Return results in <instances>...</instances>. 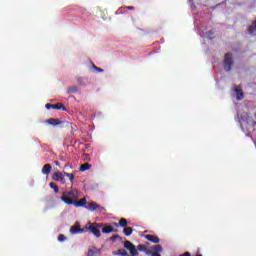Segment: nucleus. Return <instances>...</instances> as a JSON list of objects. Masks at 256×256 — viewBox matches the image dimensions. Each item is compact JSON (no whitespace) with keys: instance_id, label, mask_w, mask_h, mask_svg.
Wrapping results in <instances>:
<instances>
[{"instance_id":"nucleus-1","label":"nucleus","mask_w":256,"mask_h":256,"mask_svg":"<svg viewBox=\"0 0 256 256\" xmlns=\"http://www.w3.org/2000/svg\"><path fill=\"white\" fill-rule=\"evenodd\" d=\"M238 121L243 133H246V137H251V133L256 131V122L249 116V113L243 112L238 115Z\"/></svg>"},{"instance_id":"nucleus-2","label":"nucleus","mask_w":256,"mask_h":256,"mask_svg":"<svg viewBox=\"0 0 256 256\" xmlns=\"http://www.w3.org/2000/svg\"><path fill=\"white\" fill-rule=\"evenodd\" d=\"M78 197H79V192L77 190H69V191L63 192L60 199L66 205H73Z\"/></svg>"},{"instance_id":"nucleus-3","label":"nucleus","mask_w":256,"mask_h":256,"mask_svg":"<svg viewBox=\"0 0 256 256\" xmlns=\"http://www.w3.org/2000/svg\"><path fill=\"white\" fill-rule=\"evenodd\" d=\"M104 224L103 223H91L90 222V233L94 235V237H101V229H103Z\"/></svg>"},{"instance_id":"nucleus-4","label":"nucleus","mask_w":256,"mask_h":256,"mask_svg":"<svg viewBox=\"0 0 256 256\" xmlns=\"http://www.w3.org/2000/svg\"><path fill=\"white\" fill-rule=\"evenodd\" d=\"M232 67H233V54L226 53L224 55V69L225 71H231Z\"/></svg>"},{"instance_id":"nucleus-5","label":"nucleus","mask_w":256,"mask_h":256,"mask_svg":"<svg viewBox=\"0 0 256 256\" xmlns=\"http://www.w3.org/2000/svg\"><path fill=\"white\" fill-rule=\"evenodd\" d=\"M124 247H125V249H127V251H130V255H132V256L139 255V252L137 251V247H135V245L133 243H131V241L127 240L124 243Z\"/></svg>"},{"instance_id":"nucleus-6","label":"nucleus","mask_w":256,"mask_h":256,"mask_svg":"<svg viewBox=\"0 0 256 256\" xmlns=\"http://www.w3.org/2000/svg\"><path fill=\"white\" fill-rule=\"evenodd\" d=\"M52 179L53 181H60V183H62V185H65L66 180H65V176L63 175V172H55L52 175Z\"/></svg>"},{"instance_id":"nucleus-7","label":"nucleus","mask_w":256,"mask_h":256,"mask_svg":"<svg viewBox=\"0 0 256 256\" xmlns=\"http://www.w3.org/2000/svg\"><path fill=\"white\" fill-rule=\"evenodd\" d=\"M46 109H57V110H61V111H67V108L62 103H57V104H49L48 103V104H46Z\"/></svg>"},{"instance_id":"nucleus-8","label":"nucleus","mask_w":256,"mask_h":256,"mask_svg":"<svg viewBox=\"0 0 256 256\" xmlns=\"http://www.w3.org/2000/svg\"><path fill=\"white\" fill-rule=\"evenodd\" d=\"M234 92L236 93L237 101H242L244 94L243 89H241V86H235Z\"/></svg>"},{"instance_id":"nucleus-9","label":"nucleus","mask_w":256,"mask_h":256,"mask_svg":"<svg viewBox=\"0 0 256 256\" xmlns=\"http://www.w3.org/2000/svg\"><path fill=\"white\" fill-rule=\"evenodd\" d=\"M104 226L102 227V233H117V229H113V226H109L107 224H103Z\"/></svg>"},{"instance_id":"nucleus-10","label":"nucleus","mask_w":256,"mask_h":256,"mask_svg":"<svg viewBox=\"0 0 256 256\" xmlns=\"http://www.w3.org/2000/svg\"><path fill=\"white\" fill-rule=\"evenodd\" d=\"M85 209H88V211H96V209H102L101 206L95 202H90L87 206H85Z\"/></svg>"},{"instance_id":"nucleus-11","label":"nucleus","mask_w":256,"mask_h":256,"mask_svg":"<svg viewBox=\"0 0 256 256\" xmlns=\"http://www.w3.org/2000/svg\"><path fill=\"white\" fill-rule=\"evenodd\" d=\"M144 237L147 241H151V243H160L161 241L157 236L151 234L145 235Z\"/></svg>"},{"instance_id":"nucleus-12","label":"nucleus","mask_w":256,"mask_h":256,"mask_svg":"<svg viewBox=\"0 0 256 256\" xmlns=\"http://www.w3.org/2000/svg\"><path fill=\"white\" fill-rule=\"evenodd\" d=\"M52 169L53 167L51 166V164H45L42 168V175L49 176Z\"/></svg>"},{"instance_id":"nucleus-13","label":"nucleus","mask_w":256,"mask_h":256,"mask_svg":"<svg viewBox=\"0 0 256 256\" xmlns=\"http://www.w3.org/2000/svg\"><path fill=\"white\" fill-rule=\"evenodd\" d=\"M73 205H75V207H85V205H87V198H82L80 200H75Z\"/></svg>"},{"instance_id":"nucleus-14","label":"nucleus","mask_w":256,"mask_h":256,"mask_svg":"<svg viewBox=\"0 0 256 256\" xmlns=\"http://www.w3.org/2000/svg\"><path fill=\"white\" fill-rule=\"evenodd\" d=\"M46 123H48V125H53L54 127H56L57 125H61V120L57 118H50L46 120Z\"/></svg>"},{"instance_id":"nucleus-15","label":"nucleus","mask_w":256,"mask_h":256,"mask_svg":"<svg viewBox=\"0 0 256 256\" xmlns=\"http://www.w3.org/2000/svg\"><path fill=\"white\" fill-rule=\"evenodd\" d=\"M127 225H129V222H127V219H125V218H121L119 220V223H114V227H124V228H126Z\"/></svg>"},{"instance_id":"nucleus-16","label":"nucleus","mask_w":256,"mask_h":256,"mask_svg":"<svg viewBox=\"0 0 256 256\" xmlns=\"http://www.w3.org/2000/svg\"><path fill=\"white\" fill-rule=\"evenodd\" d=\"M256 31V20L252 22V24L247 28L248 35H253Z\"/></svg>"},{"instance_id":"nucleus-17","label":"nucleus","mask_w":256,"mask_h":256,"mask_svg":"<svg viewBox=\"0 0 256 256\" xmlns=\"http://www.w3.org/2000/svg\"><path fill=\"white\" fill-rule=\"evenodd\" d=\"M80 231H81V227H79L78 224H75L74 226H72V227L70 228V233H71L72 235H77V233H80Z\"/></svg>"},{"instance_id":"nucleus-18","label":"nucleus","mask_w":256,"mask_h":256,"mask_svg":"<svg viewBox=\"0 0 256 256\" xmlns=\"http://www.w3.org/2000/svg\"><path fill=\"white\" fill-rule=\"evenodd\" d=\"M112 255L129 256V253L125 249H118L116 252H112Z\"/></svg>"},{"instance_id":"nucleus-19","label":"nucleus","mask_w":256,"mask_h":256,"mask_svg":"<svg viewBox=\"0 0 256 256\" xmlns=\"http://www.w3.org/2000/svg\"><path fill=\"white\" fill-rule=\"evenodd\" d=\"M123 233H124V235H126V237H130V235H133V228L126 226L123 229Z\"/></svg>"},{"instance_id":"nucleus-20","label":"nucleus","mask_w":256,"mask_h":256,"mask_svg":"<svg viewBox=\"0 0 256 256\" xmlns=\"http://www.w3.org/2000/svg\"><path fill=\"white\" fill-rule=\"evenodd\" d=\"M99 249L97 248H92L88 250V256H99Z\"/></svg>"},{"instance_id":"nucleus-21","label":"nucleus","mask_w":256,"mask_h":256,"mask_svg":"<svg viewBox=\"0 0 256 256\" xmlns=\"http://www.w3.org/2000/svg\"><path fill=\"white\" fill-rule=\"evenodd\" d=\"M89 169H91V164L89 163H84L80 166V171L82 172L89 171Z\"/></svg>"},{"instance_id":"nucleus-22","label":"nucleus","mask_w":256,"mask_h":256,"mask_svg":"<svg viewBox=\"0 0 256 256\" xmlns=\"http://www.w3.org/2000/svg\"><path fill=\"white\" fill-rule=\"evenodd\" d=\"M50 188L54 190V193H59V186L55 184L54 182H50Z\"/></svg>"},{"instance_id":"nucleus-23","label":"nucleus","mask_w":256,"mask_h":256,"mask_svg":"<svg viewBox=\"0 0 256 256\" xmlns=\"http://www.w3.org/2000/svg\"><path fill=\"white\" fill-rule=\"evenodd\" d=\"M90 231V222L86 224L84 228H80V234L81 233H88Z\"/></svg>"},{"instance_id":"nucleus-24","label":"nucleus","mask_w":256,"mask_h":256,"mask_svg":"<svg viewBox=\"0 0 256 256\" xmlns=\"http://www.w3.org/2000/svg\"><path fill=\"white\" fill-rule=\"evenodd\" d=\"M64 175H65V177H68L69 181H71L73 183V181L75 179V174L64 172Z\"/></svg>"},{"instance_id":"nucleus-25","label":"nucleus","mask_w":256,"mask_h":256,"mask_svg":"<svg viewBox=\"0 0 256 256\" xmlns=\"http://www.w3.org/2000/svg\"><path fill=\"white\" fill-rule=\"evenodd\" d=\"M152 251H156V253H161L163 251V247H161V245H155L152 247Z\"/></svg>"},{"instance_id":"nucleus-26","label":"nucleus","mask_w":256,"mask_h":256,"mask_svg":"<svg viewBox=\"0 0 256 256\" xmlns=\"http://www.w3.org/2000/svg\"><path fill=\"white\" fill-rule=\"evenodd\" d=\"M137 251H143L145 253V251H147V246H145L143 244H139L137 246Z\"/></svg>"},{"instance_id":"nucleus-27","label":"nucleus","mask_w":256,"mask_h":256,"mask_svg":"<svg viewBox=\"0 0 256 256\" xmlns=\"http://www.w3.org/2000/svg\"><path fill=\"white\" fill-rule=\"evenodd\" d=\"M77 91H79V88H77V86H72L68 88V93H77Z\"/></svg>"},{"instance_id":"nucleus-28","label":"nucleus","mask_w":256,"mask_h":256,"mask_svg":"<svg viewBox=\"0 0 256 256\" xmlns=\"http://www.w3.org/2000/svg\"><path fill=\"white\" fill-rule=\"evenodd\" d=\"M117 239H122L121 236L119 235H113L112 237H110V241H112L113 243H115V241H117Z\"/></svg>"},{"instance_id":"nucleus-29","label":"nucleus","mask_w":256,"mask_h":256,"mask_svg":"<svg viewBox=\"0 0 256 256\" xmlns=\"http://www.w3.org/2000/svg\"><path fill=\"white\" fill-rule=\"evenodd\" d=\"M66 239H67V237H65V235H63V234H60L58 236V241H60V243H62V241H65Z\"/></svg>"},{"instance_id":"nucleus-30","label":"nucleus","mask_w":256,"mask_h":256,"mask_svg":"<svg viewBox=\"0 0 256 256\" xmlns=\"http://www.w3.org/2000/svg\"><path fill=\"white\" fill-rule=\"evenodd\" d=\"M213 32H211V31H208V32H206V37H208V39H213Z\"/></svg>"},{"instance_id":"nucleus-31","label":"nucleus","mask_w":256,"mask_h":256,"mask_svg":"<svg viewBox=\"0 0 256 256\" xmlns=\"http://www.w3.org/2000/svg\"><path fill=\"white\" fill-rule=\"evenodd\" d=\"M124 9H128V11H135L134 6H125Z\"/></svg>"},{"instance_id":"nucleus-32","label":"nucleus","mask_w":256,"mask_h":256,"mask_svg":"<svg viewBox=\"0 0 256 256\" xmlns=\"http://www.w3.org/2000/svg\"><path fill=\"white\" fill-rule=\"evenodd\" d=\"M144 253H146V255H151V256H153V254H154L155 252H153V251H151V250H147V248H146V251H145Z\"/></svg>"},{"instance_id":"nucleus-33","label":"nucleus","mask_w":256,"mask_h":256,"mask_svg":"<svg viewBox=\"0 0 256 256\" xmlns=\"http://www.w3.org/2000/svg\"><path fill=\"white\" fill-rule=\"evenodd\" d=\"M179 256H191V253H189V252H184L183 254H180Z\"/></svg>"},{"instance_id":"nucleus-34","label":"nucleus","mask_w":256,"mask_h":256,"mask_svg":"<svg viewBox=\"0 0 256 256\" xmlns=\"http://www.w3.org/2000/svg\"><path fill=\"white\" fill-rule=\"evenodd\" d=\"M96 71L98 72V73H103V69H101V68H96Z\"/></svg>"},{"instance_id":"nucleus-35","label":"nucleus","mask_w":256,"mask_h":256,"mask_svg":"<svg viewBox=\"0 0 256 256\" xmlns=\"http://www.w3.org/2000/svg\"><path fill=\"white\" fill-rule=\"evenodd\" d=\"M93 69H95V71L97 70V66H95V64L92 65Z\"/></svg>"},{"instance_id":"nucleus-36","label":"nucleus","mask_w":256,"mask_h":256,"mask_svg":"<svg viewBox=\"0 0 256 256\" xmlns=\"http://www.w3.org/2000/svg\"><path fill=\"white\" fill-rule=\"evenodd\" d=\"M67 167H69V165H65V166H64V169H67Z\"/></svg>"},{"instance_id":"nucleus-37","label":"nucleus","mask_w":256,"mask_h":256,"mask_svg":"<svg viewBox=\"0 0 256 256\" xmlns=\"http://www.w3.org/2000/svg\"><path fill=\"white\" fill-rule=\"evenodd\" d=\"M56 165H59V162L56 161Z\"/></svg>"},{"instance_id":"nucleus-38","label":"nucleus","mask_w":256,"mask_h":256,"mask_svg":"<svg viewBox=\"0 0 256 256\" xmlns=\"http://www.w3.org/2000/svg\"><path fill=\"white\" fill-rule=\"evenodd\" d=\"M196 256H203V255H201V254H198V255H196Z\"/></svg>"}]
</instances>
